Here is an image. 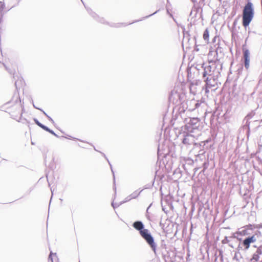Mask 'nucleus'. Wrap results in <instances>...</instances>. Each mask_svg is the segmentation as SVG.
<instances>
[{
	"label": "nucleus",
	"instance_id": "nucleus-31",
	"mask_svg": "<svg viewBox=\"0 0 262 262\" xmlns=\"http://www.w3.org/2000/svg\"><path fill=\"white\" fill-rule=\"evenodd\" d=\"M238 232H239V235H246L247 234V231L245 229H244L241 231H238Z\"/></svg>",
	"mask_w": 262,
	"mask_h": 262
},
{
	"label": "nucleus",
	"instance_id": "nucleus-44",
	"mask_svg": "<svg viewBox=\"0 0 262 262\" xmlns=\"http://www.w3.org/2000/svg\"><path fill=\"white\" fill-rule=\"evenodd\" d=\"M69 137H70V138H68V139H71V138L75 139V138H73L72 136H69Z\"/></svg>",
	"mask_w": 262,
	"mask_h": 262
},
{
	"label": "nucleus",
	"instance_id": "nucleus-13",
	"mask_svg": "<svg viewBox=\"0 0 262 262\" xmlns=\"http://www.w3.org/2000/svg\"><path fill=\"white\" fill-rule=\"evenodd\" d=\"M101 154L104 157V158L107 160V162L108 163L110 166V168H111V171H112V172L113 173V184H114V186H113V189L115 191V194L116 193V187L115 186V173H114V171L113 169V167H112V164H111V163L110 162L108 159H107V158L106 157V155L102 152H101V151H99Z\"/></svg>",
	"mask_w": 262,
	"mask_h": 262
},
{
	"label": "nucleus",
	"instance_id": "nucleus-38",
	"mask_svg": "<svg viewBox=\"0 0 262 262\" xmlns=\"http://www.w3.org/2000/svg\"><path fill=\"white\" fill-rule=\"evenodd\" d=\"M159 225L162 228H163L164 227V224H163L161 222H160Z\"/></svg>",
	"mask_w": 262,
	"mask_h": 262
},
{
	"label": "nucleus",
	"instance_id": "nucleus-2",
	"mask_svg": "<svg viewBox=\"0 0 262 262\" xmlns=\"http://www.w3.org/2000/svg\"><path fill=\"white\" fill-rule=\"evenodd\" d=\"M202 72V78L218 77L222 70L223 63L220 61H209L208 63H203L201 65Z\"/></svg>",
	"mask_w": 262,
	"mask_h": 262
},
{
	"label": "nucleus",
	"instance_id": "nucleus-37",
	"mask_svg": "<svg viewBox=\"0 0 262 262\" xmlns=\"http://www.w3.org/2000/svg\"><path fill=\"white\" fill-rule=\"evenodd\" d=\"M238 241H239L240 242H242V241L243 240L241 237H239V235L238 236H237V238Z\"/></svg>",
	"mask_w": 262,
	"mask_h": 262
},
{
	"label": "nucleus",
	"instance_id": "nucleus-3",
	"mask_svg": "<svg viewBox=\"0 0 262 262\" xmlns=\"http://www.w3.org/2000/svg\"><path fill=\"white\" fill-rule=\"evenodd\" d=\"M254 14V11L253 4L249 0H248L243 9L242 18L243 26L246 29L252 20Z\"/></svg>",
	"mask_w": 262,
	"mask_h": 262
},
{
	"label": "nucleus",
	"instance_id": "nucleus-12",
	"mask_svg": "<svg viewBox=\"0 0 262 262\" xmlns=\"http://www.w3.org/2000/svg\"><path fill=\"white\" fill-rule=\"evenodd\" d=\"M217 78V77H213V78L210 79L209 77H207L203 78V80L206 83V85L207 87L211 88L214 86Z\"/></svg>",
	"mask_w": 262,
	"mask_h": 262
},
{
	"label": "nucleus",
	"instance_id": "nucleus-15",
	"mask_svg": "<svg viewBox=\"0 0 262 262\" xmlns=\"http://www.w3.org/2000/svg\"><path fill=\"white\" fill-rule=\"evenodd\" d=\"M5 8V4L4 1L0 2V23L2 21L5 12L4 10Z\"/></svg>",
	"mask_w": 262,
	"mask_h": 262
},
{
	"label": "nucleus",
	"instance_id": "nucleus-25",
	"mask_svg": "<svg viewBox=\"0 0 262 262\" xmlns=\"http://www.w3.org/2000/svg\"><path fill=\"white\" fill-rule=\"evenodd\" d=\"M256 252L259 255L262 254V245L257 248Z\"/></svg>",
	"mask_w": 262,
	"mask_h": 262
},
{
	"label": "nucleus",
	"instance_id": "nucleus-36",
	"mask_svg": "<svg viewBox=\"0 0 262 262\" xmlns=\"http://www.w3.org/2000/svg\"><path fill=\"white\" fill-rule=\"evenodd\" d=\"M39 111H41L44 114V115L46 116V117L49 116L42 109H39Z\"/></svg>",
	"mask_w": 262,
	"mask_h": 262
},
{
	"label": "nucleus",
	"instance_id": "nucleus-22",
	"mask_svg": "<svg viewBox=\"0 0 262 262\" xmlns=\"http://www.w3.org/2000/svg\"><path fill=\"white\" fill-rule=\"evenodd\" d=\"M33 121H34L35 123L38 125L39 127H41V126L43 124H42L41 123H40L38 120L37 119L35 118H33Z\"/></svg>",
	"mask_w": 262,
	"mask_h": 262
},
{
	"label": "nucleus",
	"instance_id": "nucleus-34",
	"mask_svg": "<svg viewBox=\"0 0 262 262\" xmlns=\"http://www.w3.org/2000/svg\"><path fill=\"white\" fill-rule=\"evenodd\" d=\"M239 235V232H237L236 233H235L233 234L232 237L233 238H237V236Z\"/></svg>",
	"mask_w": 262,
	"mask_h": 262
},
{
	"label": "nucleus",
	"instance_id": "nucleus-27",
	"mask_svg": "<svg viewBox=\"0 0 262 262\" xmlns=\"http://www.w3.org/2000/svg\"><path fill=\"white\" fill-rule=\"evenodd\" d=\"M193 39L195 41V46L194 50V51L198 52L199 51V49L198 48V45H196V37L195 36L193 37Z\"/></svg>",
	"mask_w": 262,
	"mask_h": 262
},
{
	"label": "nucleus",
	"instance_id": "nucleus-29",
	"mask_svg": "<svg viewBox=\"0 0 262 262\" xmlns=\"http://www.w3.org/2000/svg\"><path fill=\"white\" fill-rule=\"evenodd\" d=\"M229 242V240L228 239V237L227 236H225L224 239L222 241L223 244H227Z\"/></svg>",
	"mask_w": 262,
	"mask_h": 262
},
{
	"label": "nucleus",
	"instance_id": "nucleus-4",
	"mask_svg": "<svg viewBox=\"0 0 262 262\" xmlns=\"http://www.w3.org/2000/svg\"><path fill=\"white\" fill-rule=\"evenodd\" d=\"M184 123V129L188 133H196L200 131L202 128L201 125V120L198 117L185 118Z\"/></svg>",
	"mask_w": 262,
	"mask_h": 262
},
{
	"label": "nucleus",
	"instance_id": "nucleus-35",
	"mask_svg": "<svg viewBox=\"0 0 262 262\" xmlns=\"http://www.w3.org/2000/svg\"><path fill=\"white\" fill-rule=\"evenodd\" d=\"M47 118L48 119V120H49L50 122H51L53 124H54V120H53V119H52L50 116H48Z\"/></svg>",
	"mask_w": 262,
	"mask_h": 262
},
{
	"label": "nucleus",
	"instance_id": "nucleus-42",
	"mask_svg": "<svg viewBox=\"0 0 262 262\" xmlns=\"http://www.w3.org/2000/svg\"><path fill=\"white\" fill-rule=\"evenodd\" d=\"M170 17H171L172 18H173V15L171 14V13H170L169 15H168Z\"/></svg>",
	"mask_w": 262,
	"mask_h": 262
},
{
	"label": "nucleus",
	"instance_id": "nucleus-45",
	"mask_svg": "<svg viewBox=\"0 0 262 262\" xmlns=\"http://www.w3.org/2000/svg\"><path fill=\"white\" fill-rule=\"evenodd\" d=\"M158 155H159V147L158 149Z\"/></svg>",
	"mask_w": 262,
	"mask_h": 262
},
{
	"label": "nucleus",
	"instance_id": "nucleus-52",
	"mask_svg": "<svg viewBox=\"0 0 262 262\" xmlns=\"http://www.w3.org/2000/svg\"><path fill=\"white\" fill-rule=\"evenodd\" d=\"M199 72L200 73V69H198Z\"/></svg>",
	"mask_w": 262,
	"mask_h": 262
},
{
	"label": "nucleus",
	"instance_id": "nucleus-9",
	"mask_svg": "<svg viewBox=\"0 0 262 262\" xmlns=\"http://www.w3.org/2000/svg\"><path fill=\"white\" fill-rule=\"evenodd\" d=\"M184 96V95L182 93H178L176 91H171L169 96V101L179 105L182 103V99Z\"/></svg>",
	"mask_w": 262,
	"mask_h": 262
},
{
	"label": "nucleus",
	"instance_id": "nucleus-28",
	"mask_svg": "<svg viewBox=\"0 0 262 262\" xmlns=\"http://www.w3.org/2000/svg\"><path fill=\"white\" fill-rule=\"evenodd\" d=\"M209 163L208 162H204L203 164V170H206L208 167Z\"/></svg>",
	"mask_w": 262,
	"mask_h": 262
},
{
	"label": "nucleus",
	"instance_id": "nucleus-18",
	"mask_svg": "<svg viewBox=\"0 0 262 262\" xmlns=\"http://www.w3.org/2000/svg\"><path fill=\"white\" fill-rule=\"evenodd\" d=\"M142 190H141L140 191H139L138 190H137L129 195L130 196L132 199H136L140 195Z\"/></svg>",
	"mask_w": 262,
	"mask_h": 262
},
{
	"label": "nucleus",
	"instance_id": "nucleus-41",
	"mask_svg": "<svg viewBox=\"0 0 262 262\" xmlns=\"http://www.w3.org/2000/svg\"><path fill=\"white\" fill-rule=\"evenodd\" d=\"M166 12H167V14L168 15H169L170 13H171L170 12H169V10L168 8H166Z\"/></svg>",
	"mask_w": 262,
	"mask_h": 262
},
{
	"label": "nucleus",
	"instance_id": "nucleus-10",
	"mask_svg": "<svg viewBox=\"0 0 262 262\" xmlns=\"http://www.w3.org/2000/svg\"><path fill=\"white\" fill-rule=\"evenodd\" d=\"M256 241V237L255 235L248 236L243 239L241 242V244L244 247L243 250L246 251L249 248L250 244L254 243Z\"/></svg>",
	"mask_w": 262,
	"mask_h": 262
},
{
	"label": "nucleus",
	"instance_id": "nucleus-47",
	"mask_svg": "<svg viewBox=\"0 0 262 262\" xmlns=\"http://www.w3.org/2000/svg\"><path fill=\"white\" fill-rule=\"evenodd\" d=\"M208 91H209L208 90H207V89H206V90H205L206 93H207Z\"/></svg>",
	"mask_w": 262,
	"mask_h": 262
},
{
	"label": "nucleus",
	"instance_id": "nucleus-23",
	"mask_svg": "<svg viewBox=\"0 0 262 262\" xmlns=\"http://www.w3.org/2000/svg\"><path fill=\"white\" fill-rule=\"evenodd\" d=\"M132 199L131 198L130 196V195H128V196H127L124 201L121 202L120 203V204H122L123 203H125L126 202H128L129 201L131 200Z\"/></svg>",
	"mask_w": 262,
	"mask_h": 262
},
{
	"label": "nucleus",
	"instance_id": "nucleus-51",
	"mask_svg": "<svg viewBox=\"0 0 262 262\" xmlns=\"http://www.w3.org/2000/svg\"><path fill=\"white\" fill-rule=\"evenodd\" d=\"M32 188H31V189H30V190L29 192H30L32 191Z\"/></svg>",
	"mask_w": 262,
	"mask_h": 262
},
{
	"label": "nucleus",
	"instance_id": "nucleus-8",
	"mask_svg": "<svg viewBox=\"0 0 262 262\" xmlns=\"http://www.w3.org/2000/svg\"><path fill=\"white\" fill-rule=\"evenodd\" d=\"M188 105L194 106V107L189 108L190 111H194L195 110H198V111H206V103L202 99L200 100H191L189 101Z\"/></svg>",
	"mask_w": 262,
	"mask_h": 262
},
{
	"label": "nucleus",
	"instance_id": "nucleus-39",
	"mask_svg": "<svg viewBox=\"0 0 262 262\" xmlns=\"http://www.w3.org/2000/svg\"><path fill=\"white\" fill-rule=\"evenodd\" d=\"M32 104H33V107H34L35 108L37 109V110H39V109H41L40 108H39V107H36V105H34V104L33 102H32Z\"/></svg>",
	"mask_w": 262,
	"mask_h": 262
},
{
	"label": "nucleus",
	"instance_id": "nucleus-14",
	"mask_svg": "<svg viewBox=\"0 0 262 262\" xmlns=\"http://www.w3.org/2000/svg\"><path fill=\"white\" fill-rule=\"evenodd\" d=\"M216 60L220 61V58L224 56V49L223 48L218 47L216 49Z\"/></svg>",
	"mask_w": 262,
	"mask_h": 262
},
{
	"label": "nucleus",
	"instance_id": "nucleus-48",
	"mask_svg": "<svg viewBox=\"0 0 262 262\" xmlns=\"http://www.w3.org/2000/svg\"><path fill=\"white\" fill-rule=\"evenodd\" d=\"M94 148L95 150H96V151H98V150H97L95 148V147H94Z\"/></svg>",
	"mask_w": 262,
	"mask_h": 262
},
{
	"label": "nucleus",
	"instance_id": "nucleus-33",
	"mask_svg": "<svg viewBox=\"0 0 262 262\" xmlns=\"http://www.w3.org/2000/svg\"><path fill=\"white\" fill-rule=\"evenodd\" d=\"M121 204H120V203L119 204H115L114 202H112V206L114 208H115L116 207H119Z\"/></svg>",
	"mask_w": 262,
	"mask_h": 262
},
{
	"label": "nucleus",
	"instance_id": "nucleus-49",
	"mask_svg": "<svg viewBox=\"0 0 262 262\" xmlns=\"http://www.w3.org/2000/svg\"><path fill=\"white\" fill-rule=\"evenodd\" d=\"M192 2H195L196 1V0H191Z\"/></svg>",
	"mask_w": 262,
	"mask_h": 262
},
{
	"label": "nucleus",
	"instance_id": "nucleus-30",
	"mask_svg": "<svg viewBox=\"0 0 262 262\" xmlns=\"http://www.w3.org/2000/svg\"><path fill=\"white\" fill-rule=\"evenodd\" d=\"M53 254L52 252L51 251L50 252V254L49 256V258H48V260H49V261H51V262H53V257L52 256V254Z\"/></svg>",
	"mask_w": 262,
	"mask_h": 262
},
{
	"label": "nucleus",
	"instance_id": "nucleus-43",
	"mask_svg": "<svg viewBox=\"0 0 262 262\" xmlns=\"http://www.w3.org/2000/svg\"><path fill=\"white\" fill-rule=\"evenodd\" d=\"M172 19H173V21H174L177 24H178V23H177V21L176 19L174 17H173V18H172Z\"/></svg>",
	"mask_w": 262,
	"mask_h": 262
},
{
	"label": "nucleus",
	"instance_id": "nucleus-6",
	"mask_svg": "<svg viewBox=\"0 0 262 262\" xmlns=\"http://www.w3.org/2000/svg\"><path fill=\"white\" fill-rule=\"evenodd\" d=\"M182 143L185 145L186 148L192 149L194 146L198 144L195 142V136L190 133H186L183 134Z\"/></svg>",
	"mask_w": 262,
	"mask_h": 262
},
{
	"label": "nucleus",
	"instance_id": "nucleus-46",
	"mask_svg": "<svg viewBox=\"0 0 262 262\" xmlns=\"http://www.w3.org/2000/svg\"><path fill=\"white\" fill-rule=\"evenodd\" d=\"M253 247H254V248H257L258 247H257V246H256V245H254V246H253Z\"/></svg>",
	"mask_w": 262,
	"mask_h": 262
},
{
	"label": "nucleus",
	"instance_id": "nucleus-24",
	"mask_svg": "<svg viewBox=\"0 0 262 262\" xmlns=\"http://www.w3.org/2000/svg\"><path fill=\"white\" fill-rule=\"evenodd\" d=\"M40 128H41L42 129H43L44 130H45L48 133H49L51 130L50 128H49L48 126H46L44 124H42V125L41 126V127Z\"/></svg>",
	"mask_w": 262,
	"mask_h": 262
},
{
	"label": "nucleus",
	"instance_id": "nucleus-7",
	"mask_svg": "<svg viewBox=\"0 0 262 262\" xmlns=\"http://www.w3.org/2000/svg\"><path fill=\"white\" fill-rule=\"evenodd\" d=\"M255 113L254 111H251L244 118L243 121V126L244 129L246 130V135L248 138L250 133V120L255 115Z\"/></svg>",
	"mask_w": 262,
	"mask_h": 262
},
{
	"label": "nucleus",
	"instance_id": "nucleus-21",
	"mask_svg": "<svg viewBox=\"0 0 262 262\" xmlns=\"http://www.w3.org/2000/svg\"><path fill=\"white\" fill-rule=\"evenodd\" d=\"M152 205V204H150L149 206L147 207V209H146V214H145V216H146V217L148 219V220L149 221H150V216H149V212H148V210L149 209V208Z\"/></svg>",
	"mask_w": 262,
	"mask_h": 262
},
{
	"label": "nucleus",
	"instance_id": "nucleus-53",
	"mask_svg": "<svg viewBox=\"0 0 262 262\" xmlns=\"http://www.w3.org/2000/svg\"><path fill=\"white\" fill-rule=\"evenodd\" d=\"M229 246H230V247H232V245H229Z\"/></svg>",
	"mask_w": 262,
	"mask_h": 262
},
{
	"label": "nucleus",
	"instance_id": "nucleus-50",
	"mask_svg": "<svg viewBox=\"0 0 262 262\" xmlns=\"http://www.w3.org/2000/svg\"><path fill=\"white\" fill-rule=\"evenodd\" d=\"M15 85L16 88H17L16 82L15 83Z\"/></svg>",
	"mask_w": 262,
	"mask_h": 262
},
{
	"label": "nucleus",
	"instance_id": "nucleus-40",
	"mask_svg": "<svg viewBox=\"0 0 262 262\" xmlns=\"http://www.w3.org/2000/svg\"><path fill=\"white\" fill-rule=\"evenodd\" d=\"M242 246V244H241V242L239 243V244L238 245V248L239 249H243V246Z\"/></svg>",
	"mask_w": 262,
	"mask_h": 262
},
{
	"label": "nucleus",
	"instance_id": "nucleus-11",
	"mask_svg": "<svg viewBox=\"0 0 262 262\" xmlns=\"http://www.w3.org/2000/svg\"><path fill=\"white\" fill-rule=\"evenodd\" d=\"M243 57L242 59L243 64L245 69L247 70L250 66V52L248 49L246 48H243Z\"/></svg>",
	"mask_w": 262,
	"mask_h": 262
},
{
	"label": "nucleus",
	"instance_id": "nucleus-20",
	"mask_svg": "<svg viewBox=\"0 0 262 262\" xmlns=\"http://www.w3.org/2000/svg\"><path fill=\"white\" fill-rule=\"evenodd\" d=\"M237 23V19H234L233 23V29L232 30V39H233L234 38V36L235 35V33L234 32V28H235V26Z\"/></svg>",
	"mask_w": 262,
	"mask_h": 262
},
{
	"label": "nucleus",
	"instance_id": "nucleus-16",
	"mask_svg": "<svg viewBox=\"0 0 262 262\" xmlns=\"http://www.w3.org/2000/svg\"><path fill=\"white\" fill-rule=\"evenodd\" d=\"M209 33L207 28H206L203 33V39L206 43L209 42Z\"/></svg>",
	"mask_w": 262,
	"mask_h": 262
},
{
	"label": "nucleus",
	"instance_id": "nucleus-32",
	"mask_svg": "<svg viewBox=\"0 0 262 262\" xmlns=\"http://www.w3.org/2000/svg\"><path fill=\"white\" fill-rule=\"evenodd\" d=\"M51 134L54 135V136L59 138V136L52 129H51L50 132H49Z\"/></svg>",
	"mask_w": 262,
	"mask_h": 262
},
{
	"label": "nucleus",
	"instance_id": "nucleus-17",
	"mask_svg": "<svg viewBox=\"0 0 262 262\" xmlns=\"http://www.w3.org/2000/svg\"><path fill=\"white\" fill-rule=\"evenodd\" d=\"M194 162L191 158H188L185 160V163L184 164V168L186 169V165L191 166L193 164Z\"/></svg>",
	"mask_w": 262,
	"mask_h": 262
},
{
	"label": "nucleus",
	"instance_id": "nucleus-26",
	"mask_svg": "<svg viewBox=\"0 0 262 262\" xmlns=\"http://www.w3.org/2000/svg\"><path fill=\"white\" fill-rule=\"evenodd\" d=\"M159 11H160V9H159V10H157V11H155L154 13H152V14H150V15H147V16H146L144 17L143 18V19H144L147 18H148V17H149L151 16H152V15H155V14L157 13Z\"/></svg>",
	"mask_w": 262,
	"mask_h": 262
},
{
	"label": "nucleus",
	"instance_id": "nucleus-1",
	"mask_svg": "<svg viewBox=\"0 0 262 262\" xmlns=\"http://www.w3.org/2000/svg\"><path fill=\"white\" fill-rule=\"evenodd\" d=\"M132 226L134 228L139 231L141 237L145 241L154 253L156 254L157 245L149 230L145 228L143 223L141 221H136L133 223Z\"/></svg>",
	"mask_w": 262,
	"mask_h": 262
},
{
	"label": "nucleus",
	"instance_id": "nucleus-5",
	"mask_svg": "<svg viewBox=\"0 0 262 262\" xmlns=\"http://www.w3.org/2000/svg\"><path fill=\"white\" fill-rule=\"evenodd\" d=\"M85 9H86L88 13L96 20H97V21H98L100 23H102V24H107L112 27L120 28L122 26H127L128 25H130L134 23L138 22V21H141L142 20V19H140V20H135L134 22L130 23L129 24H127V23H111V24H110L108 22H107L106 21H105L103 17H99L95 12H93L91 8L85 7Z\"/></svg>",
	"mask_w": 262,
	"mask_h": 262
},
{
	"label": "nucleus",
	"instance_id": "nucleus-19",
	"mask_svg": "<svg viewBox=\"0 0 262 262\" xmlns=\"http://www.w3.org/2000/svg\"><path fill=\"white\" fill-rule=\"evenodd\" d=\"M259 255H260L256 252L253 254L251 261H254V262L257 261L259 259Z\"/></svg>",
	"mask_w": 262,
	"mask_h": 262
}]
</instances>
